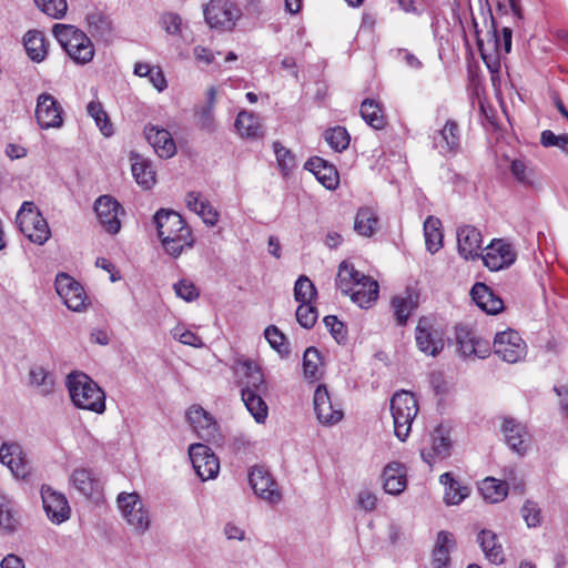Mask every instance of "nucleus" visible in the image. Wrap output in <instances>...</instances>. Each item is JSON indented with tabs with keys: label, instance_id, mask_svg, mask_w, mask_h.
Returning a JSON list of instances; mask_svg holds the SVG:
<instances>
[{
	"label": "nucleus",
	"instance_id": "obj_22",
	"mask_svg": "<svg viewBox=\"0 0 568 568\" xmlns=\"http://www.w3.org/2000/svg\"><path fill=\"white\" fill-rule=\"evenodd\" d=\"M452 440L444 433L442 427H437L430 435L429 448L424 447L420 450L422 459L432 466L436 460H443L450 456Z\"/></svg>",
	"mask_w": 568,
	"mask_h": 568
},
{
	"label": "nucleus",
	"instance_id": "obj_53",
	"mask_svg": "<svg viewBox=\"0 0 568 568\" xmlns=\"http://www.w3.org/2000/svg\"><path fill=\"white\" fill-rule=\"evenodd\" d=\"M476 339L477 337H475L467 327L462 325L456 326V341L462 356H473V353L475 352L474 345Z\"/></svg>",
	"mask_w": 568,
	"mask_h": 568
},
{
	"label": "nucleus",
	"instance_id": "obj_52",
	"mask_svg": "<svg viewBox=\"0 0 568 568\" xmlns=\"http://www.w3.org/2000/svg\"><path fill=\"white\" fill-rule=\"evenodd\" d=\"M264 334L271 347L274 348L281 356H287L290 354L291 351L288 344L286 343V337L276 326H268Z\"/></svg>",
	"mask_w": 568,
	"mask_h": 568
},
{
	"label": "nucleus",
	"instance_id": "obj_43",
	"mask_svg": "<svg viewBox=\"0 0 568 568\" xmlns=\"http://www.w3.org/2000/svg\"><path fill=\"white\" fill-rule=\"evenodd\" d=\"M361 115L363 120L372 128L381 130L386 121L381 105L372 99H365L361 105Z\"/></svg>",
	"mask_w": 568,
	"mask_h": 568
},
{
	"label": "nucleus",
	"instance_id": "obj_9",
	"mask_svg": "<svg viewBox=\"0 0 568 568\" xmlns=\"http://www.w3.org/2000/svg\"><path fill=\"white\" fill-rule=\"evenodd\" d=\"M495 354L503 361L514 364L527 354V346L518 332L508 329L497 333L494 339Z\"/></svg>",
	"mask_w": 568,
	"mask_h": 568
},
{
	"label": "nucleus",
	"instance_id": "obj_5",
	"mask_svg": "<svg viewBox=\"0 0 568 568\" xmlns=\"http://www.w3.org/2000/svg\"><path fill=\"white\" fill-rule=\"evenodd\" d=\"M390 412L394 419V434L404 442L408 437L412 423L418 413L417 399L409 392H396L390 399Z\"/></svg>",
	"mask_w": 568,
	"mask_h": 568
},
{
	"label": "nucleus",
	"instance_id": "obj_7",
	"mask_svg": "<svg viewBox=\"0 0 568 568\" xmlns=\"http://www.w3.org/2000/svg\"><path fill=\"white\" fill-rule=\"evenodd\" d=\"M418 349L428 356H437L444 349V332L432 317L423 316L415 328Z\"/></svg>",
	"mask_w": 568,
	"mask_h": 568
},
{
	"label": "nucleus",
	"instance_id": "obj_30",
	"mask_svg": "<svg viewBox=\"0 0 568 568\" xmlns=\"http://www.w3.org/2000/svg\"><path fill=\"white\" fill-rule=\"evenodd\" d=\"M87 27L91 36L98 40L109 42L113 38V24L109 16L100 10L87 14Z\"/></svg>",
	"mask_w": 568,
	"mask_h": 568
},
{
	"label": "nucleus",
	"instance_id": "obj_39",
	"mask_svg": "<svg viewBox=\"0 0 568 568\" xmlns=\"http://www.w3.org/2000/svg\"><path fill=\"white\" fill-rule=\"evenodd\" d=\"M29 379L42 396L51 395L54 392L55 377L42 366L32 367L29 372Z\"/></svg>",
	"mask_w": 568,
	"mask_h": 568
},
{
	"label": "nucleus",
	"instance_id": "obj_13",
	"mask_svg": "<svg viewBox=\"0 0 568 568\" xmlns=\"http://www.w3.org/2000/svg\"><path fill=\"white\" fill-rule=\"evenodd\" d=\"M314 410L322 425L331 426L342 420L341 405L333 400L325 385H318L314 393Z\"/></svg>",
	"mask_w": 568,
	"mask_h": 568
},
{
	"label": "nucleus",
	"instance_id": "obj_29",
	"mask_svg": "<svg viewBox=\"0 0 568 568\" xmlns=\"http://www.w3.org/2000/svg\"><path fill=\"white\" fill-rule=\"evenodd\" d=\"M378 292V283L369 276L362 275L348 295L359 307L368 308L376 302Z\"/></svg>",
	"mask_w": 568,
	"mask_h": 568
},
{
	"label": "nucleus",
	"instance_id": "obj_47",
	"mask_svg": "<svg viewBox=\"0 0 568 568\" xmlns=\"http://www.w3.org/2000/svg\"><path fill=\"white\" fill-rule=\"evenodd\" d=\"M14 504L6 496L0 495V528L12 532L19 525Z\"/></svg>",
	"mask_w": 568,
	"mask_h": 568
},
{
	"label": "nucleus",
	"instance_id": "obj_49",
	"mask_svg": "<svg viewBox=\"0 0 568 568\" xmlns=\"http://www.w3.org/2000/svg\"><path fill=\"white\" fill-rule=\"evenodd\" d=\"M322 366L321 354L315 347H307L303 355V371L306 378H317Z\"/></svg>",
	"mask_w": 568,
	"mask_h": 568
},
{
	"label": "nucleus",
	"instance_id": "obj_18",
	"mask_svg": "<svg viewBox=\"0 0 568 568\" xmlns=\"http://www.w3.org/2000/svg\"><path fill=\"white\" fill-rule=\"evenodd\" d=\"M0 462L6 465L12 475L24 479L30 474L29 462L21 445L17 443H4L0 447Z\"/></svg>",
	"mask_w": 568,
	"mask_h": 568
},
{
	"label": "nucleus",
	"instance_id": "obj_20",
	"mask_svg": "<svg viewBox=\"0 0 568 568\" xmlns=\"http://www.w3.org/2000/svg\"><path fill=\"white\" fill-rule=\"evenodd\" d=\"M483 236L478 229L471 225H463L457 229V248L459 255L466 261L481 257L479 251Z\"/></svg>",
	"mask_w": 568,
	"mask_h": 568
},
{
	"label": "nucleus",
	"instance_id": "obj_21",
	"mask_svg": "<svg viewBox=\"0 0 568 568\" xmlns=\"http://www.w3.org/2000/svg\"><path fill=\"white\" fill-rule=\"evenodd\" d=\"M187 419L196 435L206 440H214L217 436V425L210 413L199 405H193L186 413Z\"/></svg>",
	"mask_w": 568,
	"mask_h": 568
},
{
	"label": "nucleus",
	"instance_id": "obj_56",
	"mask_svg": "<svg viewBox=\"0 0 568 568\" xmlns=\"http://www.w3.org/2000/svg\"><path fill=\"white\" fill-rule=\"evenodd\" d=\"M520 513L528 527H538L541 525V509L536 503L526 500Z\"/></svg>",
	"mask_w": 568,
	"mask_h": 568
},
{
	"label": "nucleus",
	"instance_id": "obj_8",
	"mask_svg": "<svg viewBox=\"0 0 568 568\" xmlns=\"http://www.w3.org/2000/svg\"><path fill=\"white\" fill-rule=\"evenodd\" d=\"M206 23L221 31H230L240 18V9L230 0H211L203 9Z\"/></svg>",
	"mask_w": 568,
	"mask_h": 568
},
{
	"label": "nucleus",
	"instance_id": "obj_48",
	"mask_svg": "<svg viewBox=\"0 0 568 568\" xmlns=\"http://www.w3.org/2000/svg\"><path fill=\"white\" fill-rule=\"evenodd\" d=\"M324 139L336 152H343L346 150L351 141L347 130L343 126L327 129L324 133Z\"/></svg>",
	"mask_w": 568,
	"mask_h": 568
},
{
	"label": "nucleus",
	"instance_id": "obj_6",
	"mask_svg": "<svg viewBox=\"0 0 568 568\" xmlns=\"http://www.w3.org/2000/svg\"><path fill=\"white\" fill-rule=\"evenodd\" d=\"M116 503L128 525L138 534H144L149 529L151 524L150 514L138 493H121Z\"/></svg>",
	"mask_w": 568,
	"mask_h": 568
},
{
	"label": "nucleus",
	"instance_id": "obj_61",
	"mask_svg": "<svg viewBox=\"0 0 568 568\" xmlns=\"http://www.w3.org/2000/svg\"><path fill=\"white\" fill-rule=\"evenodd\" d=\"M172 335L175 339L184 345L193 346L196 348L203 347L204 345L202 338L199 335L189 329H183L182 327H175L172 331Z\"/></svg>",
	"mask_w": 568,
	"mask_h": 568
},
{
	"label": "nucleus",
	"instance_id": "obj_54",
	"mask_svg": "<svg viewBox=\"0 0 568 568\" xmlns=\"http://www.w3.org/2000/svg\"><path fill=\"white\" fill-rule=\"evenodd\" d=\"M273 149L281 171L285 175L288 174L296 166L294 154L280 142H274Z\"/></svg>",
	"mask_w": 568,
	"mask_h": 568
},
{
	"label": "nucleus",
	"instance_id": "obj_28",
	"mask_svg": "<svg viewBox=\"0 0 568 568\" xmlns=\"http://www.w3.org/2000/svg\"><path fill=\"white\" fill-rule=\"evenodd\" d=\"M470 295L476 305L487 314H498L504 310L503 300L484 283H476Z\"/></svg>",
	"mask_w": 568,
	"mask_h": 568
},
{
	"label": "nucleus",
	"instance_id": "obj_59",
	"mask_svg": "<svg viewBox=\"0 0 568 568\" xmlns=\"http://www.w3.org/2000/svg\"><path fill=\"white\" fill-rule=\"evenodd\" d=\"M175 294L186 302H192L199 297V290L193 282L181 280L173 286Z\"/></svg>",
	"mask_w": 568,
	"mask_h": 568
},
{
	"label": "nucleus",
	"instance_id": "obj_58",
	"mask_svg": "<svg viewBox=\"0 0 568 568\" xmlns=\"http://www.w3.org/2000/svg\"><path fill=\"white\" fill-rule=\"evenodd\" d=\"M510 172L519 183L524 185H530L532 183L534 172L523 160L511 161Z\"/></svg>",
	"mask_w": 568,
	"mask_h": 568
},
{
	"label": "nucleus",
	"instance_id": "obj_44",
	"mask_svg": "<svg viewBox=\"0 0 568 568\" xmlns=\"http://www.w3.org/2000/svg\"><path fill=\"white\" fill-rule=\"evenodd\" d=\"M235 128L241 136L256 138L261 134L260 119L252 112L241 111L236 116Z\"/></svg>",
	"mask_w": 568,
	"mask_h": 568
},
{
	"label": "nucleus",
	"instance_id": "obj_55",
	"mask_svg": "<svg viewBox=\"0 0 568 568\" xmlns=\"http://www.w3.org/2000/svg\"><path fill=\"white\" fill-rule=\"evenodd\" d=\"M317 316V310L312 305V303H300L296 310V321L302 327H313L316 323Z\"/></svg>",
	"mask_w": 568,
	"mask_h": 568
},
{
	"label": "nucleus",
	"instance_id": "obj_31",
	"mask_svg": "<svg viewBox=\"0 0 568 568\" xmlns=\"http://www.w3.org/2000/svg\"><path fill=\"white\" fill-rule=\"evenodd\" d=\"M455 545L456 541L450 532L440 530L437 534V539L432 554L433 568H448L450 561L449 554Z\"/></svg>",
	"mask_w": 568,
	"mask_h": 568
},
{
	"label": "nucleus",
	"instance_id": "obj_3",
	"mask_svg": "<svg viewBox=\"0 0 568 568\" xmlns=\"http://www.w3.org/2000/svg\"><path fill=\"white\" fill-rule=\"evenodd\" d=\"M52 33L74 62L85 64L93 59L94 45L80 29L71 24L57 23L52 28Z\"/></svg>",
	"mask_w": 568,
	"mask_h": 568
},
{
	"label": "nucleus",
	"instance_id": "obj_33",
	"mask_svg": "<svg viewBox=\"0 0 568 568\" xmlns=\"http://www.w3.org/2000/svg\"><path fill=\"white\" fill-rule=\"evenodd\" d=\"M384 489L387 494L398 495L406 487V474L399 463H389L383 470Z\"/></svg>",
	"mask_w": 568,
	"mask_h": 568
},
{
	"label": "nucleus",
	"instance_id": "obj_11",
	"mask_svg": "<svg viewBox=\"0 0 568 568\" xmlns=\"http://www.w3.org/2000/svg\"><path fill=\"white\" fill-rule=\"evenodd\" d=\"M189 456L196 475L202 480L216 477L220 470V462L209 446L204 444H192L189 447Z\"/></svg>",
	"mask_w": 568,
	"mask_h": 568
},
{
	"label": "nucleus",
	"instance_id": "obj_37",
	"mask_svg": "<svg viewBox=\"0 0 568 568\" xmlns=\"http://www.w3.org/2000/svg\"><path fill=\"white\" fill-rule=\"evenodd\" d=\"M23 45L28 57L34 62L43 61L48 54V43L41 31H28L23 38Z\"/></svg>",
	"mask_w": 568,
	"mask_h": 568
},
{
	"label": "nucleus",
	"instance_id": "obj_12",
	"mask_svg": "<svg viewBox=\"0 0 568 568\" xmlns=\"http://www.w3.org/2000/svg\"><path fill=\"white\" fill-rule=\"evenodd\" d=\"M486 253L481 256L486 267L490 271H499L513 265L517 258L514 246L503 239H495L485 248Z\"/></svg>",
	"mask_w": 568,
	"mask_h": 568
},
{
	"label": "nucleus",
	"instance_id": "obj_63",
	"mask_svg": "<svg viewBox=\"0 0 568 568\" xmlns=\"http://www.w3.org/2000/svg\"><path fill=\"white\" fill-rule=\"evenodd\" d=\"M357 504L362 509L372 511L376 508L377 497L369 490H363L358 494Z\"/></svg>",
	"mask_w": 568,
	"mask_h": 568
},
{
	"label": "nucleus",
	"instance_id": "obj_14",
	"mask_svg": "<svg viewBox=\"0 0 568 568\" xmlns=\"http://www.w3.org/2000/svg\"><path fill=\"white\" fill-rule=\"evenodd\" d=\"M94 211L102 227L110 234L121 229L120 215L124 213L122 205L110 195H101L94 202Z\"/></svg>",
	"mask_w": 568,
	"mask_h": 568
},
{
	"label": "nucleus",
	"instance_id": "obj_40",
	"mask_svg": "<svg viewBox=\"0 0 568 568\" xmlns=\"http://www.w3.org/2000/svg\"><path fill=\"white\" fill-rule=\"evenodd\" d=\"M442 222L439 219L428 216L424 222V235L426 248L429 253L435 254L443 246V232L440 230Z\"/></svg>",
	"mask_w": 568,
	"mask_h": 568
},
{
	"label": "nucleus",
	"instance_id": "obj_41",
	"mask_svg": "<svg viewBox=\"0 0 568 568\" xmlns=\"http://www.w3.org/2000/svg\"><path fill=\"white\" fill-rule=\"evenodd\" d=\"M377 229L378 217L375 212L369 207L359 209L354 221L355 232L358 235L371 237Z\"/></svg>",
	"mask_w": 568,
	"mask_h": 568
},
{
	"label": "nucleus",
	"instance_id": "obj_62",
	"mask_svg": "<svg viewBox=\"0 0 568 568\" xmlns=\"http://www.w3.org/2000/svg\"><path fill=\"white\" fill-rule=\"evenodd\" d=\"M501 34H503V38L499 39L496 29H494L493 38H494L495 49L497 52H500L501 47H503L505 53H509L511 50V30L509 28H503Z\"/></svg>",
	"mask_w": 568,
	"mask_h": 568
},
{
	"label": "nucleus",
	"instance_id": "obj_45",
	"mask_svg": "<svg viewBox=\"0 0 568 568\" xmlns=\"http://www.w3.org/2000/svg\"><path fill=\"white\" fill-rule=\"evenodd\" d=\"M362 275L352 264L344 261L338 267L336 285L343 294L348 295Z\"/></svg>",
	"mask_w": 568,
	"mask_h": 568
},
{
	"label": "nucleus",
	"instance_id": "obj_24",
	"mask_svg": "<svg viewBox=\"0 0 568 568\" xmlns=\"http://www.w3.org/2000/svg\"><path fill=\"white\" fill-rule=\"evenodd\" d=\"M501 432L507 445L518 455L523 456L528 449L529 435L524 424L514 418H505Z\"/></svg>",
	"mask_w": 568,
	"mask_h": 568
},
{
	"label": "nucleus",
	"instance_id": "obj_17",
	"mask_svg": "<svg viewBox=\"0 0 568 568\" xmlns=\"http://www.w3.org/2000/svg\"><path fill=\"white\" fill-rule=\"evenodd\" d=\"M248 483L254 493L262 499L268 503L276 504L281 500V493L277 489L276 483L272 478L268 470L264 467L255 466L248 474Z\"/></svg>",
	"mask_w": 568,
	"mask_h": 568
},
{
	"label": "nucleus",
	"instance_id": "obj_35",
	"mask_svg": "<svg viewBox=\"0 0 568 568\" xmlns=\"http://www.w3.org/2000/svg\"><path fill=\"white\" fill-rule=\"evenodd\" d=\"M477 540L480 545L486 558L496 565L503 564L505 560L503 546L497 540V535L491 530H481Z\"/></svg>",
	"mask_w": 568,
	"mask_h": 568
},
{
	"label": "nucleus",
	"instance_id": "obj_1",
	"mask_svg": "<svg viewBox=\"0 0 568 568\" xmlns=\"http://www.w3.org/2000/svg\"><path fill=\"white\" fill-rule=\"evenodd\" d=\"M154 223L162 245L169 255L178 257L185 247L193 246L194 239L191 230L178 212L161 209L154 215Z\"/></svg>",
	"mask_w": 568,
	"mask_h": 568
},
{
	"label": "nucleus",
	"instance_id": "obj_32",
	"mask_svg": "<svg viewBox=\"0 0 568 568\" xmlns=\"http://www.w3.org/2000/svg\"><path fill=\"white\" fill-rule=\"evenodd\" d=\"M130 160L136 183L144 189H151L155 184V170L151 161L136 153H132Z\"/></svg>",
	"mask_w": 568,
	"mask_h": 568
},
{
	"label": "nucleus",
	"instance_id": "obj_23",
	"mask_svg": "<svg viewBox=\"0 0 568 568\" xmlns=\"http://www.w3.org/2000/svg\"><path fill=\"white\" fill-rule=\"evenodd\" d=\"M235 371L242 373L244 381L242 388H248L253 393H267V385L260 366L252 359L239 358L235 362Z\"/></svg>",
	"mask_w": 568,
	"mask_h": 568
},
{
	"label": "nucleus",
	"instance_id": "obj_60",
	"mask_svg": "<svg viewBox=\"0 0 568 568\" xmlns=\"http://www.w3.org/2000/svg\"><path fill=\"white\" fill-rule=\"evenodd\" d=\"M540 143L545 148L557 146L562 151L568 148V134L556 135L550 130H545L540 135Z\"/></svg>",
	"mask_w": 568,
	"mask_h": 568
},
{
	"label": "nucleus",
	"instance_id": "obj_26",
	"mask_svg": "<svg viewBox=\"0 0 568 568\" xmlns=\"http://www.w3.org/2000/svg\"><path fill=\"white\" fill-rule=\"evenodd\" d=\"M305 169L311 171L327 190H335L339 184V175L336 168L320 156H313L307 160Z\"/></svg>",
	"mask_w": 568,
	"mask_h": 568
},
{
	"label": "nucleus",
	"instance_id": "obj_27",
	"mask_svg": "<svg viewBox=\"0 0 568 568\" xmlns=\"http://www.w3.org/2000/svg\"><path fill=\"white\" fill-rule=\"evenodd\" d=\"M144 133L148 142L160 158L169 159L175 154L176 146L168 130L159 129L158 126H146Z\"/></svg>",
	"mask_w": 568,
	"mask_h": 568
},
{
	"label": "nucleus",
	"instance_id": "obj_10",
	"mask_svg": "<svg viewBox=\"0 0 568 568\" xmlns=\"http://www.w3.org/2000/svg\"><path fill=\"white\" fill-rule=\"evenodd\" d=\"M55 291L64 305L73 311L81 312L87 307V294L82 285L65 273L55 277Z\"/></svg>",
	"mask_w": 568,
	"mask_h": 568
},
{
	"label": "nucleus",
	"instance_id": "obj_34",
	"mask_svg": "<svg viewBox=\"0 0 568 568\" xmlns=\"http://www.w3.org/2000/svg\"><path fill=\"white\" fill-rule=\"evenodd\" d=\"M266 393H253L248 388L241 389V398L246 409L257 424H264L268 416V407L263 399Z\"/></svg>",
	"mask_w": 568,
	"mask_h": 568
},
{
	"label": "nucleus",
	"instance_id": "obj_51",
	"mask_svg": "<svg viewBox=\"0 0 568 568\" xmlns=\"http://www.w3.org/2000/svg\"><path fill=\"white\" fill-rule=\"evenodd\" d=\"M34 3L44 14L57 20L64 18L68 10L67 0H34Z\"/></svg>",
	"mask_w": 568,
	"mask_h": 568
},
{
	"label": "nucleus",
	"instance_id": "obj_25",
	"mask_svg": "<svg viewBox=\"0 0 568 568\" xmlns=\"http://www.w3.org/2000/svg\"><path fill=\"white\" fill-rule=\"evenodd\" d=\"M69 481L77 491L87 498H90L102 490L100 479L90 468H75L72 471Z\"/></svg>",
	"mask_w": 568,
	"mask_h": 568
},
{
	"label": "nucleus",
	"instance_id": "obj_38",
	"mask_svg": "<svg viewBox=\"0 0 568 568\" xmlns=\"http://www.w3.org/2000/svg\"><path fill=\"white\" fill-rule=\"evenodd\" d=\"M390 304L397 324L404 326L413 311L417 307L418 302L417 296L407 293L405 296H394Z\"/></svg>",
	"mask_w": 568,
	"mask_h": 568
},
{
	"label": "nucleus",
	"instance_id": "obj_46",
	"mask_svg": "<svg viewBox=\"0 0 568 568\" xmlns=\"http://www.w3.org/2000/svg\"><path fill=\"white\" fill-rule=\"evenodd\" d=\"M87 112L104 136L113 134V125L101 102L91 101L87 106Z\"/></svg>",
	"mask_w": 568,
	"mask_h": 568
},
{
	"label": "nucleus",
	"instance_id": "obj_15",
	"mask_svg": "<svg viewBox=\"0 0 568 568\" xmlns=\"http://www.w3.org/2000/svg\"><path fill=\"white\" fill-rule=\"evenodd\" d=\"M62 106L50 93H41L37 99L36 119L41 129L61 128Z\"/></svg>",
	"mask_w": 568,
	"mask_h": 568
},
{
	"label": "nucleus",
	"instance_id": "obj_19",
	"mask_svg": "<svg viewBox=\"0 0 568 568\" xmlns=\"http://www.w3.org/2000/svg\"><path fill=\"white\" fill-rule=\"evenodd\" d=\"M460 128L457 121L447 120L433 136V144L443 155H455L460 150Z\"/></svg>",
	"mask_w": 568,
	"mask_h": 568
},
{
	"label": "nucleus",
	"instance_id": "obj_4",
	"mask_svg": "<svg viewBox=\"0 0 568 568\" xmlns=\"http://www.w3.org/2000/svg\"><path fill=\"white\" fill-rule=\"evenodd\" d=\"M16 224L26 237L38 245H43L51 236L48 222L33 202L22 203L16 216Z\"/></svg>",
	"mask_w": 568,
	"mask_h": 568
},
{
	"label": "nucleus",
	"instance_id": "obj_64",
	"mask_svg": "<svg viewBox=\"0 0 568 568\" xmlns=\"http://www.w3.org/2000/svg\"><path fill=\"white\" fill-rule=\"evenodd\" d=\"M148 78L150 79V82L153 84V87L160 92L163 91L168 85L164 73L159 67H154Z\"/></svg>",
	"mask_w": 568,
	"mask_h": 568
},
{
	"label": "nucleus",
	"instance_id": "obj_50",
	"mask_svg": "<svg viewBox=\"0 0 568 568\" xmlns=\"http://www.w3.org/2000/svg\"><path fill=\"white\" fill-rule=\"evenodd\" d=\"M316 294V287L313 282L306 275H301L294 286L295 300L300 303H312Z\"/></svg>",
	"mask_w": 568,
	"mask_h": 568
},
{
	"label": "nucleus",
	"instance_id": "obj_36",
	"mask_svg": "<svg viewBox=\"0 0 568 568\" xmlns=\"http://www.w3.org/2000/svg\"><path fill=\"white\" fill-rule=\"evenodd\" d=\"M439 483L445 486L444 500L447 505H459L469 495V488L457 481L452 473H444Z\"/></svg>",
	"mask_w": 568,
	"mask_h": 568
},
{
	"label": "nucleus",
	"instance_id": "obj_42",
	"mask_svg": "<svg viewBox=\"0 0 568 568\" xmlns=\"http://www.w3.org/2000/svg\"><path fill=\"white\" fill-rule=\"evenodd\" d=\"M479 490L485 500L495 504L505 499L508 494V486L505 481L487 477L479 485Z\"/></svg>",
	"mask_w": 568,
	"mask_h": 568
},
{
	"label": "nucleus",
	"instance_id": "obj_16",
	"mask_svg": "<svg viewBox=\"0 0 568 568\" xmlns=\"http://www.w3.org/2000/svg\"><path fill=\"white\" fill-rule=\"evenodd\" d=\"M41 498L43 509L53 524L60 525L70 518L71 509L63 494L43 485L41 487Z\"/></svg>",
	"mask_w": 568,
	"mask_h": 568
},
{
	"label": "nucleus",
	"instance_id": "obj_57",
	"mask_svg": "<svg viewBox=\"0 0 568 568\" xmlns=\"http://www.w3.org/2000/svg\"><path fill=\"white\" fill-rule=\"evenodd\" d=\"M323 322L338 344L345 343L347 338V331L344 323L338 321L335 315L325 316Z\"/></svg>",
	"mask_w": 568,
	"mask_h": 568
},
{
	"label": "nucleus",
	"instance_id": "obj_2",
	"mask_svg": "<svg viewBox=\"0 0 568 568\" xmlns=\"http://www.w3.org/2000/svg\"><path fill=\"white\" fill-rule=\"evenodd\" d=\"M67 387L75 407L102 414L105 410L103 389L87 374L72 372L67 376Z\"/></svg>",
	"mask_w": 568,
	"mask_h": 568
}]
</instances>
